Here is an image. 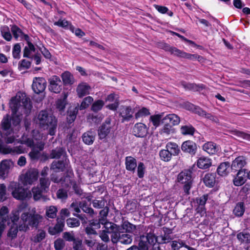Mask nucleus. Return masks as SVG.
I'll use <instances>...</instances> for the list:
<instances>
[{
	"label": "nucleus",
	"mask_w": 250,
	"mask_h": 250,
	"mask_svg": "<svg viewBox=\"0 0 250 250\" xmlns=\"http://www.w3.org/2000/svg\"><path fill=\"white\" fill-rule=\"evenodd\" d=\"M93 101V99L91 96H88L84 98L80 106V110H83L87 108Z\"/></svg>",
	"instance_id": "a19ab883"
},
{
	"label": "nucleus",
	"mask_w": 250,
	"mask_h": 250,
	"mask_svg": "<svg viewBox=\"0 0 250 250\" xmlns=\"http://www.w3.org/2000/svg\"><path fill=\"white\" fill-rule=\"evenodd\" d=\"M163 124L164 125L160 130L161 134L168 135L175 132V130L171 125L167 123H163Z\"/></svg>",
	"instance_id": "c9c22d12"
},
{
	"label": "nucleus",
	"mask_w": 250,
	"mask_h": 250,
	"mask_svg": "<svg viewBox=\"0 0 250 250\" xmlns=\"http://www.w3.org/2000/svg\"><path fill=\"white\" fill-rule=\"evenodd\" d=\"M10 107L12 110L13 125L17 126L21 122V118L17 113L28 114L31 110V105L29 98L24 93L18 92L13 98L10 103Z\"/></svg>",
	"instance_id": "f03ea898"
},
{
	"label": "nucleus",
	"mask_w": 250,
	"mask_h": 250,
	"mask_svg": "<svg viewBox=\"0 0 250 250\" xmlns=\"http://www.w3.org/2000/svg\"><path fill=\"white\" fill-rule=\"evenodd\" d=\"M30 62L26 60H23L19 63V68L20 70L28 68L30 66Z\"/></svg>",
	"instance_id": "0e129e2a"
},
{
	"label": "nucleus",
	"mask_w": 250,
	"mask_h": 250,
	"mask_svg": "<svg viewBox=\"0 0 250 250\" xmlns=\"http://www.w3.org/2000/svg\"><path fill=\"white\" fill-rule=\"evenodd\" d=\"M185 244L183 241H173L172 242L171 247L173 250H179L182 247H185Z\"/></svg>",
	"instance_id": "052dcab7"
},
{
	"label": "nucleus",
	"mask_w": 250,
	"mask_h": 250,
	"mask_svg": "<svg viewBox=\"0 0 250 250\" xmlns=\"http://www.w3.org/2000/svg\"><path fill=\"white\" fill-rule=\"evenodd\" d=\"M49 89L55 93H59L62 90V83L60 78L57 76H52L48 79Z\"/></svg>",
	"instance_id": "9d476101"
},
{
	"label": "nucleus",
	"mask_w": 250,
	"mask_h": 250,
	"mask_svg": "<svg viewBox=\"0 0 250 250\" xmlns=\"http://www.w3.org/2000/svg\"><path fill=\"white\" fill-rule=\"evenodd\" d=\"M26 151L25 148L23 147L22 146H15L13 147H11L10 146H7L3 150L4 154H21L24 153Z\"/></svg>",
	"instance_id": "412c9836"
},
{
	"label": "nucleus",
	"mask_w": 250,
	"mask_h": 250,
	"mask_svg": "<svg viewBox=\"0 0 250 250\" xmlns=\"http://www.w3.org/2000/svg\"><path fill=\"white\" fill-rule=\"evenodd\" d=\"M166 149L172 155H177L180 152V149L178 145L173 142H168L166 146Z\"/></svg>",
	"instance_id": "c85d7f7f"
},
{
	"label": "nucleus",
	"mask_w": 250,
	"mask_h": 250,
	"mask_svg": "<svg viewBox=\"0 0 250 250\" xmlns=\"http://www.w3.org/2000/svg\"><path fill=\"white\" fill-rule=\"evenodd\" d=\"M180 131L184 135H193L195 132V129L191 125H186L181 127Z\"/></svg>",
	"instance_id": "e433bc0d"
},
{
	"label": "nucleus",
	"mask_w": 250,
	"mask_h": 250,
	"mask_svg": "<svg viewBox=\"0 0 250 250\" xmlns=\"http://www.w3.org/2000/svg\"><path fill=\"white\" fill-rule=\"evenodd\" d=\"M6 199V187L3 184H0V202Z\"/></svg>",
	"instance_id": "864d4df0"
},
{
	"label": "nucleus",
	"mask_w": 250,
	"mask_h": 250,
	"mask_svg": "<svg viewBox=\"0 0 250 250\" xmlns=\"http://www.w3.org/2000/svg\"><path fill=\"white\" fill-rule=\"evenodd\" d=\"M100 224H101L104 225V227L103 228V231H106V232L108 233H113L114 231V229L116 226V225L109 222H107L106 220H105L104 219H99V222H98Z\"/></svg>",
	"instance_id": "a878e982"
},
{
	"label": "nucleus",
	"mask_w": 250,
	"mask_h": 250,
	"mask_svg": "<svg viewBox=\"0 0 250 250\" xmlns=\"http://www.w3.org/2000/svg\"><path fill=\"white\" fill-rule=\"evenodd\" d=\"M21 46L19 43L16 44L12 51L13 56L15 59H19L20 57Z\"/></svg>",
	"instance_id": "6e6d98bb"
},
{
	"label": "nucleus",
	"mask_w": 250,
	"mask_h": 250,
	"mask_svg": "<svg viewBox=\"0 0 250 250\" xmlns=\"http://www.w3.org/2000/svg\"><path fill=\"white\" fill-rule=\"evenodd\" d=\"M246 170L238 171L233 179V183L235 186H241L246 181Z\"/></svg>",
	"instance_id": "6ab92c4d"
},
{
	"label": "nucleus",
	"mask_w": 250,
	"mask_h": 250,
	"mask_svg": "<svg viewBox=\"0 0 250 250\" xmlns=\"http://www.w3.org/2000/svg\"><path fill=\"white\" fill-rule=\"evenodd\" d=\"M73 248L74 250H83V246L82 240L79 238H76L73 241Z\"/></svg>",
	"instance_id": "3c124183"
},
{
	"label": "nucleus",
	"mask_w": 250,
	"mask_h": 250,
	"mask_svg": "<svg viewBox=\"0 0 250 250\" xmlns=\"http://www.w3.org/2000/svg\"><path fill=\"white\" fill-rule=\"evenodd\" d=\"M211 160L208 157L201 156L197 161V166L199 168L207 169L211 166Z\"/></svg>",
	"instance_id": "aec40b11"
},
{
	"label": "nucleus",
	"mask_w": 250,
	"mask_h": 250,
	"mask_svg": "<svg viewBox=\"0 0 250 250\" xmlns=\"http://www.w3.org/2000/svg\"><path fill=\"white\" fill-rule=\"evenodd\" d=\"M96 136L95 130H90L85 132L83 135V141L86 145H90L93 144Z\"/></svg>",
	"instance_id": "5701e85b"
},
{
	"label": "nucleus",
	"mask_w": 250,
	"mask_h": 250,
	"mask_svg": "<svg viewBox=\"0 0 250 250\" xmlns=\"http://www.w3.org/2000/svg\"><path fill=\"white\" fill-rule=\"evenodd\" d=\"M104 104V102L102 100L96 101L93 104L91 109L93 111L97 112L102 109Z\"/></svg>",
	"instance_id": "de8ad7c7"
},
{
	"label": "nucleus",
	"mask_w": 250,
	"mask_h": 250,
	"mask_svg": "<svg viewBox=\"0 0 250 250\" xmlns=\"http://www.w3.org/2000/svg\"><path fill=\"white\" fill-rule=\"evenodd\" d=\"M189 107L188 108V110H194V111L195 113L198 114L199 115L203 117H205L207 113L203 110L200 107H195L194 106L193 104H189L188 105Z\"/></svg>",
	"instance_id": "8fccbe9b"
},
{
	"label": "nucleus",
	"mask_w": 250,
	"mask_h": 250,
	"mask_svg": "<svg viewBox=\"0 0 250 250\" xmlns=\"http://www.w3.org/2000/svg\"><path fill=\"white\" fill-rule=\"evenodd\" d=\"M44 191L43 190L38 186L36 187H34L32 188V192L33 194L34 199L35 200H38L41 198L42 195V192Z\"/></svg>",
	"instance_id": "37998d69"
},
{
	"label": "nucleus",
	"mask_w": 250,
	"mask_h": 250,
	"mask_svg": "<svg viewBox=\"0 0 250 250\" xmlns=\"http://www.w3.org/2000/svg\"><path fill=\"white\" fill-rule=\"evenodd\" d=\"M203 182L207 186L213 187L215 182L214 174L212 173L206 174L203 178Z\"/></svg>",
	"instance_id": "473e14b6"
},
{
	"label": "nucleus",
	"mask_w": 250,
	"mask_h": 250,
	"mask_svg": "<svg viewBox=\"0 0 250 250\" xmlns=\"http://www.w3.org/2000/svg\"><path fill=\"white\" fill-rule=\"evenodd\" d=\"M156 242L157 238L152 233H148L146 236H142L139 244V250H148V244H153Z\"/></svg>",
	"instance_id": "0eeeda50"
},
{
	"label": "nucleus",
	"mask_w": 250,
	"mask_h": 250,
	"mask_svg": "<svg viewBox=\"0 0 250 250\" xmlns=\"http://www.w3.org/2000/svg\"><path fill=\"white\" fill-rule=\"evenodd\" d=\"M46 85V81L42 77H35L33 80L32 87L36 93L42 92L45 90Z\"/></svg>",
	"instance_id": "f8f14e48"
},
{
	"label": "nucleus",
	"mask_w": 250,
	"mask_h": 250,
	"mask_svg": "<svg viewBox=\"0 0 250 250\" xmlns=\"http://www.w3.org/2000/svg\"><path fill=\"white\" fill-rule=\"evenodd\" d=\"M246 164L245 158L243 156H239L236 158L232 162L231 169L234 171H239L240 170H246L243 167Z\"/></svg>",
	"instance_id": "4468645a"
},
{
	"label": "nucleus",
	"mask_w": 250,
	"mask_h": 250,
	"mask_svg": "<svg viewBox=\"0 0 250 250\" xmlns=\"http://www.w3.org/2000/svg\"><path fill=\"white\" fill-rule=\"evenodd\" d=\"M67 164V160L65 159L64 161H55L51 166V169L54 172H57L63 171L65 168Z\"/></svg>",
	"instance_id": "b1692460"
},
{
	"label": "nucleus",
	"mask_w": 250,
	"mask_h": 250,
	"mask_svg": "<svg viewBox=\"0 0 250 250\" xmlns=\"http://www.w3.org/2000/svg\"><path fill=\"white\" fill-rule=\"evenodd\" d=\"M179 183L184 184V190L186 193L188 194L192 184L191 171L185 170L180 172L177 177Z\"/></svg>",
	"instance_id": "423d86ee"
},
{
	"label": "nucleus",
	"mask_w": 250,
	"mask_h": 250,
	"mask_svg": "<svg viewBox=\"0 0 250 250\" xmlns=\"http://www.w3.org/2000/svg\"><path fill=\"white\" fill-rule=\"evenodd\" d=\"M20 212L21 224L19 226L20 230L26 231L30 226L36 227L41 221L42 217L36 212L35 208H27L26 203H22L18 207L17 210L13 211L11 219L13 226L10 229L8 235L13 238L17 235L18 232V226L17 222L19 220Z\"/></svg>",
	"instance_id": "f257e3e1"
},
{
	"label": "nucleus",
	"mask_w": 250,
	"mask_h": 250,
	"mask_svg": "<svg viewBox=\"0 0 250 250\" xmlns=\"http://www.w3.org/2000/svg\"><path fill=\"white\" fill-rule=\"evenodd\" d=\"M180 122V118L174 114L167 115L163 118V123H167L172 125H178Z\"/></svg>",
	"instance_id": "4be33fe9"
},
{
	"label": "nucleus",
	"mask_w": 250,
	"mask_h": 250,
	"mask_svg": "<svg viewBox=\"0 0 250 250\" xmlns=\"http://www.w3.org/2000/svg\"><path fill=\"white\" fill-rule=\"evenodd\" d=\"M13 162L8 159L3 160L0 163V179H4L13 167Z\"/></svg>",
	"instance_id": "ddd939ff"
},
{
	"label": "nucleus",
	"mask_w": 250,
	"mask_h": 250,
	"mask_svg": "<svg viewBox=\"0 0 250 250\" xmlns=\"http://www.w3.org/2000/svg\"><path fill=\"white\" fill-rule=\"evenodd\" d=\"M1 124L2 127L4 130H6L10 128L11 124L9 122L8 115H6L3 118Z\"/></svg>",
	"instance_id": "680f3d73"
},
{
	"label": "nucleus",
	"mask_w": 250,
	"mask_h": 250,
	"mask_svg": "<svg viewBox=\"0 0 250 250\" xmlns=\"http://www.w3.org/2000/svg\"><path fill=\"white\" fill-rule=\"evenodd\" d=\"M145 167L143 163H140L137 168L138 176L139 178H142L145 173Z\"/></svg>",
	"instance_id": "69168bd1"
},
{
	"label": "nucleus",
	"mask_w": 250,
	"mask_h": 250,
	"mask_svg": "<svg viewBox=\"0 0 250 250\" xmlns=\"http://www.w3.org/2000/svg\"><path fill=\"white\" fill-rule=\"evenodd\" d=\"M66 223L69 227L74 228L78 227L80 223L78 220L76 218H69L67 220Z\"/></svg>",
	"instance_id": "13d9d810"
},
{
	"label": "nucleus",
	"mask_w": 250,
	"mask_h": 250,
	"mask_svg": "<svg viewBox=\"0 0 250 250\" xmlns=\"http://www.w3.org/2000/svg\"><path fill=\"white\" fill-rule=\"evenodd\" d=\"M184 58L188 59L192 61L198 60L199 62H202L204 58L199 55L196 54H190L185 53Z\"/></svg>",
	"instance_id": "09e8293b"
},
{
	"label": "nucleus",
	"mask_w": 250,
	"mask_h": 250,
	"mask_svg": "<svg viewBox=\"0 0 250 250\" xmlns=\"http://www.w3.org/2000/svg\"><path fill=\"white\" fill-rule=\"evenodd\" d=\"M232 133L236 136L250 141V134L237 130L232 131Z\"/></svg>",
	"instance_id": "49530a36"
},
{
	"label": "nucleus",
	"mask_w": 250,
	"mask_h": 250,
	"mask_svg": "<svg viewBox=\"0 0 250 250\" xmlns=\"http://www.w3.org/2000/svg\"><path fill=\"white\" fill-rule=\"evenodd\" d=\"M0 32L3 38L7 41H10L12 39V36L10 32L9 27L7 26H2Z\"/></svg>",
	"instance_id": "4c0bfd02"
},
{
	"label": "nucleus",
	"mask_w": 250,
	"mask_h": 250,
	"mask_svg": "<svg viewBox=\"0 0 250 250\" xmlns=\"http://www.w3.org/2000/svg\"><path fill=\"white\" fill-rule=\"evenodd\" d=\"M229 164L228 162L221 163L217 168V172L221 176H226L229 172Z\"/></svg>",
	"instance_id": "2f4dec72"
},
{
	"label": "nucleus",
	"mask_w": 250,
	"mask_h": 250,
	"mask_svg": "<svg viewBox=\"0 0 250 250\" xmlns=\"http://www.w3.org/2000/svg\"><path fill=\"white\" fill-rule=\"evenodd\" d=\"M245 211V207L243 202L238 203L233 210V214L237 217H241Z\"/></svg>",
	"instance_id": "c756f323"
},
{
	"label": "nucleus",
	"mask_w": 250,
	"mask_h": 250,
	"mask_svg": "<svg viewBox=\"0 0 250 250\" xmlns=\"http://www.w3.org/2000/svg\"><path fill=\"white\" fill-rule=\"evenodd\" d=\"M203 150L209 155H214L219 150L218 146L212 142H208L202 146Z\"/></svg>",
	"instance_id": "a211bd4d"
},
{
	"label": "nucleus",
	"mask_w": 250,
	"mask_h": 250,
	"mask_svg": "<svg viewBox=\"0 0 250 250\" xmlns=\"http://www.w3.org/2000/svg\"><path fill=\"white\" fill-rule=\"evenodd\" d=\"M57 212V208L55 206H52L46 209V214L48 217L54 218L56 216Z\"/></svg>",
	"instance_id": "a18cd8bd"
},
{
	"label": "nucleus",
	"mask_w": 250,
	"mask_h": 250,
	"mask_svg": "<svg viewBox=\"0 0 250 250\" xmlns=\"http://www.w3.org/2000/svg\"><path fill=\"white\" fill-rule=\"evenodd\" d=\"M63 238L67 241H74L76 238H75L74 235L72 232H65L63 233Z\"/></svg>",
	"instance_id": "774afa93"
},
{
	"label": "nucleus",
	"mask_w": 250,
	"mask_h": 250,
	"mask_svg": "<svg viewBox=\"0 0 250 250\" xmlns=\"http://www.w3.org/2000/svg\"><path fill=\"white\" fill-rule=\"evenodd\" d=\"M50 185V182L48 179L45 177L41 178L40 179V184L38 185L42 190L46 191Z\"/></svg>",
	"instance_id": "79ce46f5"
},
{
	"label": "nucleus",
	"mask_w": 250,
	"mask_h": 250,
	"mask_svg": "<svg viewBox=\"0 0 250 250\" xmlns=\"http://www.w3.org/2000/svg\"><path fill=\"white\" fill-rule=\"evenodd\" d=\"M113 126V124H111V120L110 118L106 119L105 122L99 127L98 129V136L100 139H103L110 133L111 129Z\"/></svg>",
	"instance_id": "9b49d317"
},
{
	"label": "nucleus",
	"mask_w": 250,
	"mask_h": 250,
	"mask_svg": "<svg viewBox=\"0 0 250 250\" xmlns=\"http://www.w3.org/2000/svg\"><path fill=\"white\" fill-rule=\"evenodd\" d=\"M36 122L43 129L48 130L50 135L55 134L57 127V120L50 112L46 110L40 111Z\"/></svg>",
	"instance_id": "20e7f679"
},
{
	"label": "nucleus",
	"mask_w": 250,
	"mask_h": 250,
	"mask_svg": "<svg viewBox=\"0 0 250 250\" xmlns=\"http://www.w3.org/2000/svg\"><path fill=\"white\" fill-rule=\"evenodd\" d=\"M125 166L127 170L134 171L137 166L136 159L131 156L126 157L125 158Z\"/></svg>",
	"instance_id": "7c9ffc66"
},
{
	"label": "nucleus",
	"mask_w": 250,
	"mask_h": 250,
	"mask_svg": "<svg viewBox=\"0 0 250 250\" xmlns=\"http://www.w3.org/2000/svg\"><path fill=\"white\" fill-rule=\"evenodd\" d=\"M8 212L9 209L6 207L3 206L0 209V222L5 224Z\"/></svg>",
	"instance_id": "58836bf2"
},
{
	"label": "nucleus",
	"mask_w": 250,
	"mask_h": 250,
	"mask_svg": "<svg viewBox=\"0 0 250 250\" xmlns=\"http://www.w3.org/2000/svg\"><path fill=\"white\" fill-rule=\"evenodd\" d=\"M197 145L193 141L188 140L183 143L181 149L183 151L188 153L191 155H194L197 151Z\"/></svg>",
	"instance_id": "2eb2a0df"
},
{
	"label": "nucleus",
	"mask_w": 250,
	"mask_h": 250,
	"mask_svg": "<svg viewBox=\"0 0 250 250\" xmlns=\"http://www.w3.org/2000/svg\"><path fill=\"white\" fill-rule=\"evenodd\" d=\"M11 31L14 37L17 40L20 39H22L24 37L26 39L28 38L27 35H24L21 30L17 26H12L11 27Z\"/></svg>",
	"instance_id": "f704fd0d"
},
{
	"label": "nucleus",
	"mask_w": 250,
	"mask_h": 250,
	"mask_svg": "<svg viewBox=\"0 0 250 250\" xmlns=\"http://www.w3.org/2000/svg\"><path fill=\"white\" fill-rule=\"evenodd\" d=\"M64 246L65 243L62 239L59 238L54 242V246L56 250H61L62 249Z\"/></svg>",
	"instance_id": "e2e57ef3"
},
{
	"label": "nucleus",
	"mask_w": 250,
	"mask_h": 250,
	"mask_svg": "<svg viewBox=\"0 0 250 250\" xmlns=\"http://www.w3.org/2000/svg\"><path fill=\"white\" fill-rule=\"evenodd\" d=\"M8 188L12 190V195L16 199L24 200L31 196V193L28 192L19 183L15 182H11Z\"/></svg>",
	"instance_id": "39448f33"
},
{
	"label": "nucleus",
	"mask_w": 250,
	"mask_h": 250,
	"mask_svg": "<svg viewBox=\"0 0 250 250\" xmlns=\"http://www.w3.org/2000/svg\"><path fill=\"white\" fill-rule=\"evenodd\" d=\"M111 241L113 243L120 242L123 244H130L132 241V236L128 234H121L118 232H114L111 235Z\"/></svg>",
	"instance_id": "1a4fd4ad"
},
{
	"label": "nucleus",
	"mask_w": 250,
	"mask_h": 250,
	"mask_svg": "<svg viewBox=\"0 0 250 250\" xmlns=\"http://www.w3.org/2000/svg\"><path fill=\"white\" fill-rule=\"evenodd\" d=\"M133 111L130 106H122L120 108V115L124 120H128L132 116Z\"/></svg>",
	"instance_id": "393cba45"
},
{
	"label": "nucleus",
	"mask_w": 250,
	"mask_h": 250,
	"mask_svg": "<svg viewBox=\"0 0 250 250\" xmlns=\"http://www.w3.org/2000/svg\"><path fill=\"white\" fill-rule=\"evenodd\" d=\"M100 228V225L96 221H93L89 224V226L86 227L85 231L87 234H96L97 232L95 229Z\"/></svg>",
	"instance_id": "72a5a7b5"
},
{
	"label": "nucleus",
	"mask_w": 250,
	"mask_h": 250,
	"mask_svg": "<svg viewBox=\"0 0 250 250\" xmlns=\"http://www.w3.org/2000/svg\"><path fill=\"white\" fill-rule=\"evenodd\" d=\"M170 53L171 54L176 56L177 57L184 58L186 52L182 50H180L176 47H171Z\"/></svg>",
	"instance_id": "603ef678"
},
{
	"label": "nucleus",
	"mask_w": 250,
	"mask_h": 250,
	"mask_svg": "<svg viewBox=\"0 0 250 250\" xmlns=\"http://www.w3.org/2000/svg\"><path fill=\"white\" fill-rule=\"evenodd\" d=\"M39 172L36 169H30L25 174L22 175L21 178L24 185H31L38 179Z\"/></svg>",
	"instance_id": "6e6552de"
},
{
	"label": "nucleus",
	"mask_w": 250,
	"mask_h": 250,
	"mask_svg": "<svg viewBox=\"0 0 250 250\" xmlns=\"http://www.w3.org/2000/svg\"><path fill=\"white\" fill-rule=\"evenodd\" d=\"M58 222L56 225L54 226L57 230V232L60 233L63 230V227L64 224V221L63 219H59V218L57 220Z\"/></svg>",
	"instance_id": "338daca9"
},
{
	"label": "nucleus",
	"mask_w": 250,
	"mask_h": 250,
	"mask_svg": "<svg viewBox=\"0 0 250 250\" xmlns=\"http://www.w3.org/2000/svg\"><path fill=\"white\" fill-rule=\"evenodd\" d=\"M164 117L163 113L155 114L150 117L149 121L156 128L160 125L161 123H163V118Z\"/></svg>",
	"instance_id": "cd10ccee"
},
{
	"label": "nucleus",
	"mask_w": 250,
	"mask_h": 250,
	"mask_svg": "<svg viewBox=\"0 0 250 250\" xmlns=\"http://www.w3.org/2000/svg\"><path fill=\"white\" fill-rule=\"evenodd\" d=\"M61 78L64 85H72L75 82L74 76L68 71L62 73Z\"/></svg>",
	"instance_id": "bb28decb"
},
{
	"label": "nucleus",
	"mask_w": 250,
	"mask_h": 250,
	"mask_svg": "<svg viewBox=\"0 0 250 250\" xmlns=\"http://www.w3.org/2000/svg\"><path fill=\"white\" fill-rule=\"evenodd\" d=\"M150 114L149 111L146 108L143 107L139 110L136 114L135 117L139 118L143 116L148 115Z\"/></svg>",
	"instance_id": "bf43d9fd"
},
{
	"label": "nucleus",
	"mask_w": 250,
	"mask_h": 250,
	"mask_svg": "<svg viewBox=\"0 0 250 250\" xmlns=\"http://www.w3.org/2000/svg\"><path fill=\"white\" fill-rule=\"evenodd\" d=\"M159 155L162 160L168 162L171 158L172 154L166 149L161 150L159 152Z\"/></svg>",
	"instance_id": "ea45409f"
},
{
	"label": "nucleus",
	"mask_w": 250,
	"mask_h": 250,
	"mask_svg": "<svg viewBox=\"0 0 250 250\" xmlns=\"http://www.w3.org/2000/svg\"><path fill=\"white\" fill-rule=\"evenodd\" d=\"M123 229L128 232H132L135 229L136 227L127 222H125L122 225Z\"/></svg>",
	"instance_id": "4d7b16f0"
},
{
	"label": "nucleus",
	"mask_w": 250,
	"mask_h": 250,
	"mask_svg": "<svg viewBox=\"0 0 250 250\" xmlns=\"http://www.w3.org/2000/svg\"><path fill=\"white\" fill-rule=\"evenodd\" d=\"M237 238L242 242L248 243L250 241V235L247 233L240 232L237 234Z\"/></svg>",
	"instance_id": "5fc2aeb1"
},
{
	"label": "nucleus",
	"mask_w": 250,
	"mask_h": 250,
	"mask_svg": "<svg viewBox=\"0 0 250 250\" xmlns=\"http://www.w3.org/2000/svg\"><path fill=\"white\" fill-rule=\"evenodd\" d=\"M148 132L146 126L141 123H139L134 125L133 127V133L134 135L138 137H144L146 136Z\"/></svg>",
	"instance_id": "dca6fc26"
},
{
	"label": "nucleus",
	"mask_w": 250,
	"mask_h": 250,
	"mask_svg": "<svg viewBox=\"0 0 250 250\" xmlns=\"http://www.w3.org/2000/svg\"><path fill=\"white\" fill-rule=\"evenodd\" d=\"M90 86L86 83H79L77 87L76 92L79 98H82L89 94Z\"/></svg>",
	"instance_id": "f3484780"
},
{
	"label": "nucleus",
	"mask_w": 250,
	"mask_h": 250,
	"mask_svg": "<svg viewBox=\"0 0 250 250\" xmlns=\"http://www.w3.org/2000/svg\"><path fill=\"white\" fill-rule=\"evenodd\" d=\"M42 136L38 130H33L32 132V138H27L23 136L20 140V143L22 144H25L29 147L32 148L31 151L29 153V155L31 159L37 160L41 156V151L44 148V142H42Z\"/></svg>",
	"instance_id": "7ed1b4c3"
},
{
	"label": "nucleus",
	"mask_w": 250,
	"mask_h": 250,
	"mask_svg": "<svg viewBox=\"0 0 250 250\" xmlns=\"http://www.w3.org/2000/svg\"><path fill=\"white\" fill-rule=\"evenodd\" d=\"M64 153V150L62 148H57L56 149L52 150L51 154V158H58L61 156L63 155Z\"/></svg>",
	"instance_id": "c03bdc74"
}]
</instances>
